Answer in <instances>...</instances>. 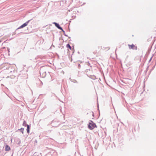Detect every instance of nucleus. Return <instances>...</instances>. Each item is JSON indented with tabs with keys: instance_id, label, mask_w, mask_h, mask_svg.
Instances as JSON below:
<instances>
[{
	"instance_id": "obj_11",
	"label": "nucleus",
	"mask_w": 156,
	"mask_h": 156,
	"mask_svg": "<svg viewBox=\"0 0 156 156\" xmlns=\"http://www.w3.org/2000/svg\"><path fill=\"white\" fill-rule=\"evenodd\" d=\"M19 130H20L21 131V132L23 134V130H24V128H21L20 129H19Z\"/></svg>"
},
{
	"instance_id": "obj_10",
	"label": "nucleus",
	"mask_w": 156,
	"mask_h": 156,
	"mask_svg": "<svg viewBox=\"0 0 156 156\" xmlns=\"http://www.w3.org/2000/svg\"><path fill=\"white\" fill-rule=\"evenodd\" d=\"M66 47L69 48L70 50H71L72 49V48L71 47V46H70V45L69 44H67V45H66Z\"/></svg>"
},
{
	"instance_id": "obj_5",
	"label": "nucleus",
	"mask_w": 156,
	"mask_h": 156,
	"mask_svg": "<svg viewBox=\"0 0 156 156\" xmlns=\"http://www.w3.org/2000/svg\"><path fill=\"white\" fill-rule=\"evenodd\" d=\"M53 24H55L56 27H57L58 29L61 30L62 31H63V30L62 28L60 26L58 23L55 22H53Z\"/></svg>"
},
{
	"instance_id": "obj_4",
	"label": "nucleus",
	"mask_w": 156,
	"mask_h": 156,
	"mask_svg": "<svg viewBox=\"0 0 156 156\" xmlns=\"http://www.w3.org/2000/svg\"><path fill=\"white\" fill-rule=\"evenodd\" d=\"M129 46V49H133L136 50L137 49V47L134 44H132L131 45L129 44H128Z\"/></svg>"
},
{
	"instance_id": "obj_6",
	"label": "nucleus",
	"mask_w": 156,
	"mask_h": 156,
	"mask_svg": "<svg viewBox=\"0 0 156 156\" xmlns=\"http://www.w3.org/2000/svg\"><path fill=\"white\" fill-rule=\"evenodd\" d=\"M10 150V148L9 146L7 144L5 145V150L6 151H9Z\"/></svg>"
},
{
	"instance_id": "obj_15",
	"label": "nucleus",
	"mask_w": 156,
	"mask_h": 156,
	"mask_svg": "<svg viewBox=\"0 0 156 156\" xmlns=\"http://www.w3.org/2000/svg\"><path fill=\"white\" fill-rule=\"evenodd\" d=\"M69 38H70V37H68Z\"/></svg>"
},
{
	"instance_id": "obj_9",
	"label": "nucleus",
	"mask_w": 156,
	"mask_h": 156,
	"mask_svg": "<svg viewBox=\"0 0 156 156\" xmlns=\"http://www.w3.org/2000/svg\"><path fill=\"white\" fill-rule=\"evenodd\" d=\"M23 126H27V125H27V124L26 122L25 121H23Z\"/></svg>"
},
{
	"instance_id": "obj_7",
	"label": "nucleus",
	"mask_w": 156,
	"mask_h": 156,
	"mask_svg": "<svg viewBox=\"0 0 156 156\" xmlns=\"http://www.w3.org/2000/svg\"><path fill=\"white\" fill-rule=\"evenodd\" d=\"M30 126L27 125V133H30Z\"/></svg>"
},
{
	"instance_id": "obj_14",
	"label": "nucleus",
	"mask_w": 156,
	"mask_h": 156,
	"mask_svg": "<svg viewBox=\"0 0 156 156\" xmlns=\"http://www.w3.org/2000/svg\"><path fill=\"white\" fill-rule=\"evenodd\" d=\"M152 57L149 60V62H150L151 61V59H152Z\"/></svg>"
},
{
	"instance_id": "obj_13",
	"label": "nucleus",
	"mask_w": 156,
	"mask_h": 156,
	"mask_svg": "<svg viewBox=\"0 0 156 156\" xmlns=\"http://www.w3.org/2000/svg\"><path fill=\"white\" fill-rule=\"evenodd\" d=\"M80 64H78V67L79 68H80Z\"/></svg>"
},
{
	"instance_id": "obj_2",
	"label": "nucleus",
	"mask_w": 156,
	"mask_h": 156,
	"mask_svg": "<svg viewBox=\"0 0 156 156\" xmlns=\"http://www.w3.org/2000/svg\"><path fill=\"white\" fill-rule=\"evenodd\" d=\"M40 73L41 75L43 78L45 77L46 75V73L45 71L44 70L42 67L41 68L40 70Z\"/></svg>"
},
{
	"instance_id": "obj_1",
	"label": "nucleus",
	"mask_w": 156,
	"mask_h": 156,
	"mask_svg": "<svg viewBox=\"0 0 156 156\" xmlns=\"http://www.w3.org/2000/svg\"><path fill=\"white\" fill-rule=\"evenodd\" d=\"M88 127L90 129L92 130L95 127H96L97 126L95 123H94L92 121L90 120L88 125Z\"/></svg>"
},
{
	"instance_id": "obj_3",
	"label": "nucleus",
	"mask_w": 156,
	"mask_h": 156,
	"mask_svg": "<svg viewBox=\"0 0 156 156\" xmlns=\"http://www.w3.org/2000/svg\"><path fill=\"white\" fill-rule=\"evenodd\" d=\"M30 20H28V21H27L26 23H23V24L21 25L19 27H18L16 30H17L18 29H21L22 28H23L25 27L27 25L28 23L30 21Z\"/></svg>"
},
{
	"instance_id": "obj_12",
	"label": "nucleus",
	"mask_w": 156,
	"mask_h": 156,
	"mask_svg": "<svg viewBox=\"0 0 156 156\" xmlns=\"http://www.w3.org/2000/svg\"><path fill=\"white\" fill-rule=\"evenodd\" d=\"M62 32L63 33H64V35L65 36H66V37H68V36L66 34H65V31H64V30H63V31H62Z\"/></svg>"
},
{
	"instance_id": "obj_8",
	"label": "nucleus",
	"mask_w": 156,
	"mask_h": 156,
	"mask_svg": "<svg viewBox=\"0 0 156 156\" xmlns=\"http://www.w3.org/2000/svg\"><path fill=\"white\" fill-rule=\"evenodd\" d=\"M69 79L71 82L74 83H78V82L76 80L74 79H71L70 78Z\"/></svg>"
}]
</instances>
